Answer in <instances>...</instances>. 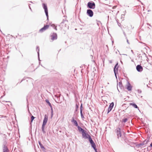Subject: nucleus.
Instances as JSON below:
<instances>
[{"label": "nucleus", "instance_id": "40", "mask_svg": "<svg viewBox=\"0 0 152 152\" xmlns=\"http://www.w3.org/2000/svg\"><path fill=\"white\" fill-rule=\"evenodd\" d=\"M29 8H30V9L31 10V7H30V6H29Z\"/></svg>", "mask_w": 152, "mask_h": 152}, {"label": "nucleus", "instance_id": "45", "mask_svg": "<svg viewBox=\"0 0 152 152\" xmlns=\"http://www.w3.org/2000/svg\"><path fill=\"white\" fill-rule=\"evenodd\" d=\"M123 104L125 105V104Z\"/></svg>", "mask_w": 152, "mask_h": 152}, {"label": "nucleus", "instance_id": "21", "mask_svg": "<svg viewBox=\"0 0 152 152\" xmlns=\"http://www.w3.org/2000/svg\"><path fill=\"white\" fill-rule=\"evenodd\" d=\"M45 126L42 125V132L43 134H45L46 132L45 131Z\"/></svg>", "mask_w": 152, "mask_h": 152}, {"label": "nucleus", "instance_id": "28", "mask_svg": "<svg viewBox=\"0 0 152 152\" xmlns=\"http://www.w3.org/2000/svg\"><path fill=\"white\" fill-rule=\"evenodd\" d=\"M137 91H138V93L139 94H140L142 92L141 90H140V89H138L137 90Z\"/></svg>", "mask_w": 152, "mask_h": 152}, {"label": "nucleus", "instance_id": "3", "mask_svg": "<svg viewBox=\"0 0 152 152\" xmlns=\"http://www.w3.org/2000/svg\"><path fill=\"white\" fill-rule=\"evenodd\" d=\"M115 132L118 139H119V137H121L122 135L121 130L120 128H117L115 130Z\"/></svg>", "mask_w": 152, "mask_h": 152}, {"label": "nucleus", "instance_id": "14", "mask_svg": "<svg viewBox=\"0 0 152 152\" xmlns=\"http://www.w3.org/2000/svg\"><path fill=\"white\" fill-rule=\"evenodd\" d=\"M136 69L138 72H140L142 71L143 69L141 65H138L136 66Z\"/></svg>", "mask_w": 152, "mask_h": 152}, {"label": "nucleus", "instance_id": "30", "mask_svg": "<svg viewBox=\"0 0 152 152\" xmlns=\"http://www.w3.org/2000/svg\"><path fill=\"white\" fill-rule=\"evenodd\" d=\"M117 23H118V25L119 27H120V26L121 25V23L118 22V20H117Z\"/></svg>", "mask_w": 152, "mask_h": 152}, {"label": "nucleus", "instance_id": "19", "mask_svg": "<svg viewBox=\"0 0 152 152\" xmlns=\"http://www.w3.org/2000/svg\"><path fill=\"white\" fill-rule=\"evenodd\" d=\"M107 110V114H108L112 109L114 105H109Z\"/></svg>", "mask_w": 152, "mask_h": 152}, {"label": "nucleus", "instance_id": "34", "mask_svg": "<svg viewBox=\"0 0 152 152\" xmlns=\"http://www.w3.org/2000/svg\"><path fill=\"white\" fill-rule=\"evenodd\" d=\"M104 102V104H107V102L106 101H103Z\"/></svg>", "mask_w": 152, "mask_h": 152}, {"label": "nucleus", "instance_id": "37", "mask_svg": "<svg viewBox=\"0 0 152 152\" xmlns=\"http://www.w3.org/2000/svg\"><path fill=\"white\" fill-rule=\"evenodd\" d=\"M124 35L126 37V34H125V33L124 32Z\"/></svg>", "mask_w": 152, "mask_h": 152}, {"label": "nucleus", "instance_id": "18", "mask_svg": "<svg viewBox=\"0 0 152 152\" xmlns=\"http://www.w3.org/2000/svg\"><path fill=\"white\" fill-rule=\"evenodd\" d=\"M91 147L93 148L95 152H98L96 148V145L94 142L91 144Z\"/></svg>", "mask_w": 152, "mask_h": 152}, {"label": "nucleus", "instance_id": "42", "mask_svg": "<svg viewBox=\"0 0 152 152\" xmlns=\"http://www.w3.org/2000/svg\"><path fill=\"white\" fill-rule=\"evenodd\" d=\"M147 86L148 87H149L148 86V85L147 84Z\"/></svg>", "mask_w": 152, "mask_h": 152}, {"label": "nucleus", "instance_id": "6", "mask_svg": "<svg viewBox=\"0 0 152 152\" xmlns=\"http://www.w3.org/2000/svg\"><path fill=\"white\" fill-rule=\"evenodd\" d=\"M88 8L91 9H94L95 7V4L93 2H89L87 4Z\"/></svg>", "mask_w": 152, "mask_h": 152}, {"label": "nucleus", "instance_id": "29", "mask_svg": "<svg viewBox=\"0 0 152 152\" xmlns=\"http://www.w3.org/2000/svg\"><path fill=\"white\" fill-rule=\"evenodd\" d=\"M83 105H80V111H81V110H82V109L83 108Z\"/></svg>", "mask_w": 152, "mask_h": 152}, {"label": "nucleus", "instance_id": "39", "mask_svg": "<svg viewBox=\"0 0 152 152\" xmlns=\"http://www.w3.org/2000/svg\"><path fill=\"white\" fill-rule=\"evenodd\" d=\"M110 104H114V103L113 102H112Z\"/></svg>", "mask_w": 152, "mask_h": 152}, {"label": "nucleus", "instance_id": "33", "mask_svg": "<svg viewBox=\"0 0 152 152\" xmlns=\"http://www.w3.org/2000/svg\"><path fill=\"white\" fill-rule=\"evenodd\" d=\"M80 113L81 115H83V113H82V110H81V111H80Z\"/></svg>", "mask_w": 152, "mask_h": 152}, {"label": "nucleus", "instance_id": "46", "mask_svg": "<svg viewBox=\"0 0 152 152\" xmlns=\"http://www.w3.org/2000/svg\"><path fill=\"white\" fill-rule=\"evenodd\" d=\"M112 43H113V42L112 41Z\"/></svg>", "mask_w": 152, "mask_h": 152}, {"label": "nucleus", "instance_id": "35", "mask_svg": "<svg viewBox=\"0 0 152 152\" xmlns=\"http://www.w3.org/2000/svg\"><path fill=\"white\" fill-rule=\"evenodd\" d=\"M81 118H84V116H83V115H81Z\"/></svg>", "mask_w": 152, "mask_h": 152}, {"label": "nucleus", "instance_id": "26", "mask_svg": "<svg viewBox=\"0 0 152 152\" xmlns=\"http://www.w3.org/2000/svg\"><path fill=\"white\" fill-rule=\"evenodd\" d=\"M134 108H137L139 110L140 112V110L139 109V108L138 106H137V105H132Z\"/></svg>", "mask_w": 152, "mask_h": 152}, {"label": "nucleus", "instance_id": "38", "mask_svg": "<svg viewBox=\"0 0 152 152\" xmlns=\"http://www.w3.org/2000/svg\"><path fill=\"white\" fill-rule=\"evenodd\" d=\"M150 146L151 147H152V142L150 144Z\"/></svg>", "mask_w": 152, "mask_h": 152}, {"label": "nucleus", "instance_id": "15", "mask_svg": "<svg viewBox=\"0 0 152 152\" xmlns=\"http://www.w3.org/2000/svg\"><path fill=\"white\" fill-rule=\"evenodd\" d=\"M118 63H117L116 64V65H115V66L114 67V71L115 75V77H116V78H117L116 74V73L118 72V66L116 68V67H117V66H118Z\"/></svg>", "mask_w": 152, "mask_h": 152}, {"label": "nucleus", "instance_id": "43", "mask_svg": "<svg viewBox=\"0 0 152 152\" xmlns=\"http://www.w3.org/2000/svg\"><path fill=\"white\" fill-rule=\"evenodd\" d=\"M10 102V104H11V102Z\"/></svg>", "mask_w": 152, "mask_h": 152}, {"label": "nucleus", "instance_id": "1", "mask_svg": "<svg viewBox=\"0 0 152 152\" xmlns=\"http://www.w3.org/2000/svg\"><path fill=\"white\" fill-rule=\"evenodd\" d=\"M79 132H81L82 134V137L85 139H88L91 144L94 142L92 140L91 136L89 135L86 131L85 130L81 128L79 131Z\"/></svg>", "mask_w": 152, "mask_h": 152}, {"label": "nucleus", "instance_id": "12", "mask_svg": "<svg viewBox=\"0 0 152 152\" xmlns=\"http://www.w3.org/2000/svg\"><path fill=\"white\" fill-rule=\"evenodd\" d=\"M48 120V117L46 115H45L43 121L42 125L45 126L47 124Z\"/></svg>", "mask_w": 152, "mask_h": 152}, {"label": "nucleus", "instance_id": "31", "mask_svg": "<svg viewBox=\"0 0 152 152\" xmlns=\"http://www.w3.org/2000/svg\"><path fill=\"white\" fill-rule=\"evenodd\" d=\"M79 105H76V108L75 110V111H76L77 110V108H78V107H79Z\"/></svg>", "mask_w": 152, "mask_h": 152}, {"label": "nucleus", "instance_id": "11", "mask_svg": "<svg viewBox=\"0 0 152 152\" xmlns=\"http://www.w3.org/2000/svg\"><path fill=\"white\" fill-rule=\"evenodd\" d=\"M87 14L90 17H92L93 15V11L90 9H88L87 11Z\"/></svg>", "mask_w": 152, "mask_h": 152}, {"label": "nucleus", "instance_id": "17", "mask_svg": "<svg viewBox=\"0 0 152 152\" xmlns=\"http://www.w3.org/2000/svg\"><path fill=\"white\" fill-rule=\"evenodd\" d=\"M127 89L129 91H131L132 89V87L130 83L128 82L127 85Z\"/></svg>", "mask_w": 152, "mask_h": 152}, {"label": "nucleus", "instance_id": "25", "mask_svg": "<svg viewBox=\"0 0 152 152\" xmlns=\"http://www.w3.org/2000/svg\"><path fill=\"white\" fill-rule=\"evenodd\" d=\"M51 26L54 29L56 30H57V28L56 27V26L54 24H52L51 25Z\"/></svg>", "mask_w": 152, "mask_h": 152}, {"label": "nucleus", "instance_id": "16", "mask_svg": "<svg viewBox=\"0 0 152 152\" xmlns=\"http://www.w3.org/2000/svg\"><path fill=\"white\" fill-rule=\"evenodd\" d=\"M118 88H119L120 89H123V86L122 85V82L121 81L119 82L118 83H117L118 89Z\"/></svg>", "mask_w": 152, "mask_h": 152}, {"label": "nucleus", "instance_id": "41", "mask_svg": "<svg viewBox=\"0 0 152 152\" xmlns=\"http://www.w3.org/2000/svg\"><path fill=\"white\" fill-rule=\"evenodd\" d=\"M131 52H132V53H133V50H131Z\"/></svg>", "mask_w": 152, "mask_h": 152}, {"label": "nucleus", "instance_id": "32", "mask_svg": "<svg viewBox=\"0 0 152 152\" xmlns=\"http://www.w3.org/2000/svg\"><path fill=\"white\" fill-rule=\"evenodd\" d=\"M126 41H127V43H128V44H129V41H128V39H127V37H126Z\"/></svg>", "mask_w": 152, "mask_h": 152}, {"label": "nucleus", "instance_id": "22", "mask_svg": "<svg viewBox=\"0 0 152 152\" xmlns=\"http://www.w3.org/2000/svg\"><path fill=\"white\" fill-rule=\"evenodd\" d=\"M37 51V52L38 56V58H39V46H37L36 47Z\"/></svg>", "mask_w": 152, "mask_h": 152}, {"label": "nucleus", "instance_id": "8", "mask_svg": "<svg viewBox=\"0 0 152 152\" xmlns=\"http://www.w3.org/2000/svg\"><path fill=\"white\" fill-rule=\"evenodd\" d=\"M68 23V21L66 20V18L64 19L62 21L61 23L60 24L63 26V27H66L67 24Z\"/></svg>", "mask_w": 152, "mask_h": 152}, {"label": "nucleus", "instance_id": "47", "mask_svg": "<svg viewBox=\"0 0 152 152\" xmlns=\"http://www.w3.org/2000/svg\"><path fill=\"white\" fill-rule=\"evenodd\" d=\"M95 105H94V106H95Z\"/></svg>", "mask_w": 152, "mask_h": 152}, {"label": "nucleus", "instance_id": "7", "mask_svg": "<svg viewBox=\"0 0 152 152\" xmlns=\"http://www.w3.org/2000/svg\"><path fill=\"white\" fill-rule=\"evenodd\" d=\"M42 6L43 9L45 10V12L47 16V19L48 20V8L47 5L44 4L43 3L42 4Z\"/></svg>", "mask_w": 152, "mask_h": 152}, {"label": "nucleus", "instance_id": "13", "mask_svg": "<svg viewBox=\"0 0 152 152\" xmlns=\"http://www.w3.org/2000/svg\"><path fill=\"white\" fill-rule=\"evenodd\" d=\"M51 39L52 40L56 39L57 38V34L56 33H53V34L51 35Z\"/></svg>", "mask_w": 152, "mask_h": 152}, {"label": "nucleus", "instance_id": "2", "mask_svg": "<svg viewBox=\"0 0 152 152\" xmlns=\"http://www.w3.org/2000/svg\"><path fill=\"white\" fill-rule=\"evenodd\" d=\"M6 144V142H4L2 145L3 152H10Z\"/></svg>", "mask_w": 152, "mask_h": 152}, {"label": "nucleus", "instance_id": "44", "mask_svg": "<svg viewBox=\"0 0 152 152\" xmlns=\"http://www.w3.org/2000/svg\"><path fill=\"white\" fill-rule=\"evenodd\" d=\"M118 66H118H117V67H116V68Z\"/></svg>", "mask_w": 152, "mask_h": 152}, {"label": "nucleus", "instance_id": "48", "mask_svg": "<svg viewBox=\"0 0 152 152\" xmlns=\"http://www.w3.org/2000/svg\"><path fill=\"white\" fill-rule=\"evenodd\" d=\"M137 0L138 1H139V0Z\"/></svg>", "mask_w": 152, "mask_h": 152}, {"label": "nucleus", "instance_id": "10", "mask_svg": "<svg viewBox=\"0 0 152 152\" xmlns=\"http://www.w3.org/2000/svg\"><path fill=\"white\" fill-rule=\"evenodd\" d=\"M49 25L44 26V27L39 30V31L40 32H42L47 29L49 28Z\"/></svg>", "mask_w": 152, "mask_h": 152}, {"label": "nucleus", "instance_id": "24", "mask_svg": "<svg viewBox=\"0 0 152 152\" xmlns=\"http://www.w3.org/2000/svg\"><path fill=\"white\" fill-rule=\"evenodd\" d=\"M128 120V119L127 118H124L122 120V122L126 123Z\"/></svg>", "mask_w": 152, "mask_h": 152}, {"label": "nucleus", "instance_id": "5", "mask_svg": "<svg viewBox=\"0 0 152 152\" xmlns=\"http://www.w3.org/2000/svg\"><path fill=\"white\" fill-rule=\"evenodd\" d=\"M71 121L75 126L77 127L78 131L82 128L79 126L77 121L75 120L74 117H72Z\"/></svg>", "mask_w": 152, "mask_h": 152}, {"label": "nucleus", "instance_id": "23", "mask_svg": "<svg viewBox=\"0 0 152 152\" xmlns=\"http://www.w3.org/2000/svg\"><path fill=\"white\" fill-rule=\"evenodd\" d=\"M50 107L51 108V116L52 117L53 116V110L52 107V105H49Z\"/></svg>", "mask_w": 152, "mask_h": 152}, {"label": "nucleus", "instance_id": "9", "mask_svg": "<svg viewBox=\"0 0 152 152\" xmlns=\"http://www.w3.org/2000/svg\"><path fill=\"white\" fill-rule=\"evenodd\" d=\"M27 107L28 108V112L31 115V121H30V127L31 128V127H32V124H31V123H32L33 121L34 120V119L35 118V117H34L33 115H32L31 114V113H30V111L29 110V107H28V105H27Z\"/></svg>", "mask_w": 152, "mask_h": 152}, {"label": "nucleus", "instance_id": "36", "mask_svg": "<svg viewBox=\"0 0 152 152\" xmlns=\"http://www.w3.org/2000/svg\"><path fill=\"white\" fill-rule=\"evenodd\" d=\"M129 104L131 105V104H134V103H129Z\"/></svg>", "mask_w": 152, "mask_h": 152}, {"label": "nucleus", "instance_id": "27", "mask_svg": "<svg viewBox=\"0 0 152 152\" xmlns=\"http://www.w3.org/2000/svg\"><path fill=\"white\" fill-rule=\"evenodd\" d=\"M45 101L46 103L48 104H51L50 102L49 101V100L48 99H46L45 100Z\"/></svg>", "mask_w": 152, "mask_h": 152}, {"label": "nucleus", "instance_id": "20", "mask_svg": "<svg viewBox=\"0 0 152 152\" xmlns=\"http://www.w3.org/2000/svg\"><path fill=\"white\" fill-rule=\"evenodd\" d=\"M39 144L41 148L42 149H45V148L40 141H38Z\"/></svg>", "mask_w": 152, "mask_h": 152}, {"label": "nucleus", "instance_id": "4", "mask_svg": "<svg viewBox=\"0 0 152 152\" xmlns=\"http://www.w3.org/2000/svg\"><path fill=\"white\" fill-rule=\"evenodd\" d=\"M148 140L147 141L146 140L142 142L139 144L136 145V147L137 148H142L145 146V145L147 143Z\"/></svg>", "mask_w": 152, "mask_h": 152}]
</instances>
